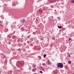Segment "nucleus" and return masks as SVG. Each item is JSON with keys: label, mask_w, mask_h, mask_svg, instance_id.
Masks as SVG:
<instances>
[{"label": "nucleus", "mask_w": 74, "mask_h": 74, "mask_svg": "<svg viewBox=\"0 0 74 74\" xmlns=\"http://www.w3.org/2000/svg\"><path fill=\"white\" fill-rule=\"evenodd\" d=\"M43 57L44 58H45L46 57V55H44L43 56Z\"/></svg>", "instance_id": "nucleus-9"}, {"label": "nucleus", "mask_w": 74, "mask_h": 74, "mask_svg": "<svg viewBox=\"0 0 74 74\" xmlns=\"http://www.w3.org/2000/svg\"><path fill=\"white\" fill-rule=\"evenodd\" d=\"M26 21V20L24 19L23 20H21V23H23V22H25Z\"/></svg>", "instance_id": "nucleus-2"}, {"label": "nucleus", "mask_w": 74, "mask_h": 74, "mask_svg": "<svg viewBox=\"0 0 74 74\" xmlns=\"http://www.w3.org/2000/svg\"><path fill=\"white\" fill-rule=\"evenodd\" d=\"M35 70H37V68H35Z\"/></svg>", "instance_id": "nucleus-18"}, {"label": "nucleus", "mask_w": 74, "mask_h": 74, "mask_svg": "<svg viewBox=\"0 0 74 74\" xmlns=\"http://www.w3.org/2000/svg\"><path fill=\"white\" fill-rule=\"evenodd\" d=\"M68 63L70 64V63H71V61H68Z\"/></svg>", "instance_id": "nucleus-6"}, {"label": "nucleus", "mask_w": 74, "mask_h": 74, "mask_svg": "<svg viewBox=\"0 0 74 74\" xmlns=\"http://www.w3.org/2000/svg\"><path fill=\"white\" fill-rule=\"evenodd\" d=\"M38 58H39V59H41V57L40 56H38Z\"/></svg>", "instance_id": "nucleus-8"}, {"label": "nucleus", "mask_w": 74, "mask_h": 74, "mask_svg": "<svg viewBox=\"0 0 74 74\" xmlns=\"http://www.w3.org/2000/svg\"><path fill=\"white\" fill-rule=\"evenodd\" d=\"M57 67L58 68H63V65L62 63H59L57 64Z\"/></svg>", "instance_id": "nucleus-1"}, {"label": "nucleus", "mask_w": 74, "mask_h": 74, "mask_svg": "<svg viewBox=\"0 0 74 74\" xmlns=\"http://www.w3.org/2000/svg\"><path fill=\"white\" fill-rule=\"evenodd\" d=\"M32 71H36V70L35 69V68H34L33 69H32Z\"/></svg>", "instance_id": "nucleus-4"}, {"label": "nucleus", "mask_w": 74, "mask_h": 74, "mask_svg": "<svg viewBox=\"0 0 74 74\" xmlns=\"http://www.w3.org/2000/svg\"><path fill=\"white\" fill-rule=\"evenodd\" d=\"M27 43H29V41H27Z\"/></svg>", "instance_id": "nucleus-17"}, {"label": "nucleus", "mask_w": 74, "mask_h": 74, "mask_svg": "<svg viewBox=\"0 0 74 74\" xmlns=\"http://www.w3.org/2000/svg\"><path fill=\"white\" fill-rule=\"evenodd\" d=\"M8 43H9V44H11V43L10 42H9Z\"/></svg>", "instance_id": "nucleus-16"}, {"label": "nucleus", "mask_w": 74, "mask_h": 74, "mask_svg": "<svg viewBox=\"0 0 74 74\" xmlns=\"http://www.w3.org/2000/svg\"><path fill=\"white\" fill-rule=\"evenodd\" d=\"M54 38H55V37H53L52 38V40H54Z\"/></svg>", "instance_id": "nucleus-13"}, {"label": "nucleus", "mask_w": 74, "mask_h": 74, "mask_svg": "<svg viewBox=\"0 0 74 74\" xmlns=\"http://www.w3.org/2000/svg\"><path fill=\"white\" fill-rule=\"evenodd\" d=\"M40 73H42V71H40Z\"/></svg>", "instance_id": "nucleus-14"}, {"label": "nucleus", "mask_w": 74, "mask_h": 74, "mask_svg": "<svg viewBox=\"0 0 74 74\" xmlns=\"http://www.w3.org/2000/svg\"><path fill=\"white\" fill-rule=\"evenodd\" d=\"M71 40V38H69V41H70V40Z\"/></svg>", "instance_id": "nucleus-11"}, {"label": "nucleus", "mask_w": 74, "mask_h": 74, "mask_svg": "<svg viewBox=\"0 0 74 74\" xmlns=\"http://www.w3.org/2000/svg\"><path fill=\"white\" fill-rule=\"evenodd\" d=\"M34 33H35L34 32L33 33V34H34Z\"/></svg>", "instance_id": "nucleus-15"}, {"label": "nucleus", "mask_w": 74, "mask_h": 74, "mask_svg": "<svg viewBox=\"0 0 74 74\" xmlns=\"http://www.w3.org/2000/svg\"><path fill=\"white\" fill-rule=\"evenodd\" d=\"M48 62H49V61H48Z\"/></svg>", "instance_id": "nucleus-19"}, {"label": "nucleus", "mask_w": 74, "mask_h": 74, "mask_svg": "<svg viewBox=\"0 0 74 74\" xmlns=\"http://www.w3.org/2000/svg\"><path fill=\"white\" fill-rule=\"evenodd\" d=\"M71 3H74V0H71Z\"/></svg>", "instance_id": "nucleus-7"}, {"label": "nucleus", "mask_w": 74, "mask_h": 74, "mask_svg": "<svg viewBox=\"0 0 74 74\" xmlns=\"http://www.w3.org/2000/svg\"><path fill=\"white\" fill-rule=\"evenodd\" d=\"M0 25H1V26L2 27H3V25L2 24H0Z\"/></svg>", "instance_id": "nucleus-10"}, {"label": "nucleus", "mask_w": 74, "mask_h": 74, "mask_svg": "<svg viewBox=\"0 0 74 74\" xmlns=\"http://www.w3.org/2000/svg\"><path fill=\"white\" fill-rule=\"evenodd\" d=\"M58 27L59 29H61V28H62V27L61 26H58Z\"/></svg>", "instance_id": "nucleus-3"}, {"label": "nucleus", "mask_w": 74, "mask_h": 74, "mask_svg": "<svg viewBox=\"0 0 74 74\" xmlns=\"http://www.w3.org/2000/svg\"><path fill=\"white\" fill-rule=\"evenodd\" d=\"M52 1H53V2H54V1H56V0H52Z\"/></svg>", "instance_id": "nucleus-12"}, {"label": "nucleus", "mask_w": 74, "mask_h": 74, "mask_svg": "<svg viewBox=\"0 0 74 74\" xmlns=\"http://www.w3.org/2000/svg\"><path fill=\"white\" fill-rule=\"evenodd\" d=\"M29 45L30 46H31V47H32V46H33V45L32 44V43H30L29 44Z\"/></svg>", "instance_id": "nucleus-5"}]
</instances>
